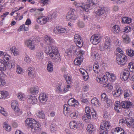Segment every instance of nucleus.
<instances>
[{"instance_id":"nucleus-56","label":"nucleus","mask_w":134,"mask_h":134,"mask_svg":"<svg viewBox=\"0 0 134 134\" xmlns=\"http://www.w3.org/2000/svg\"><path fill=\"white\" fill-rule=\"evenodd\" d=\"M120 127H118L113 129L112 130V132L113 134H118L119 131L120 130Z\"/></svg>"},{"instance_id":"nucleus-34","label":"nucleus","mask_w":134,"mask_h":134,"mask_svg":"<svg viewBox=\"0 0 134 134\" xmlns=\"http://www.w3.org/2000/svg\"><path fill=\"white\" fill-rule=\"evenodd\" d=\"M112 30L113 32L115 34L119 32L120 30L119 26L117 25H114L112 27Z\"/></svg>"},{"instance_id":"nucleus-42","label":"nucleus","mask_w":134,"mask_h":134,"mask_svg":"<svg viewBox=\"0 0 134 134\" xmlns=\"http://www.w3.org/2000/svg\"><path fill=\"white\" fill-rule=\"evenodd\" d=\"M93 70L95 73L98 74L100 70L99 69V65L97 64H94L93 65Z\"/></svg>"},{"instance_id":"nucleus-61","label":"nucleus","mask_w":134,"mask_h":134,"mask_svg":"<svg viewBox=\"0 0 134 134\" xmlns=\"http://www.w3.org/2000/svg\"><path fill=\"white\" fill-rule=\"evenodd\" d=\"M131 29L130 26H126L125 27L124 29V31L123 32H124L125 33H127L131 31Z\"/></svg>"},{"instance_id":"nucleus-27","label":"nucleus","mask_w":134,"mask_h":134,"mask_svg":"<svg viewBox=\"0 0 134 134\" xmlns=\"http://www.w3.org/2000/svg\"><path fill=\"white\" fill-rule=\"evenodd\" d=\"M10 52L14 55H17L19 53L18 50L15 46H12L10 49Z\"/></svg>"},{"instance_id":"nucleus-15","label":"nucleus","mask_w":134,"mask_h":134,"mask_svg":"<svg viewBox=\"0 0 134 134\" xmlns=\"http://www.w3.org/2000/svg\"><path fill=\"white\" fill-rule=\"evenodd\" d=\"M27 98V102L29 103L34 104L36 103L37 102V99L34 96H29Z\"/></svg>"},{"instance_id":"nucleus-39","label":"nucleus","mask_w":134,"mask_h":134,"mask_svg":"<svg viewBox=\"0 0 134 134\" xmlns=\"http://www.w3.org/2000/svg\"><path fill=\"white\" fill-rule=\"evenodd\" d=\"M18 98L21 100H24L25 99V94L21 92H19L17 94Z\"/></svg>"},{"instance_id":"nucleus-2","label":"nucleus","mask_w":134,"mask_h":134,"mask_svg":"<svg viewBox=\"0 0 134 134\" xmlns=\"http://www.w3.org/2000/svg\"><path fill=\"white\" fill-rule=\"evenodd\" d=\"M116 62L119 65H124L127 60V57L124 55H118L116 57Z\"/></svg>"},{"instance_id":"nucleus-30","label":"nucleus","mask_w":134,"mask_h":134,"mask_svg":"<svg viewBox=\"0 0 134 134\" xmlns=\"http://www.w3.org/2000/svg\"><path fill=\"white\" fill-rule=\"evenodd\" d=\"M87 130L89 132V133L94 132L95 130V128L92 124H89L87 128Z\"/></svg>"},{"instance_id":"nucleus-31","label":"nucleus","mask_w":134,"mask_h":134,"mask_svg":"<svg viewBox=\"0 0 134 134\" xmlns=\"http://www.w3.org/2000/svg\"><path fill=\"white\" fill-rule=\"evenodd\" d=\"M36 114L38 117L40 118L44 119L45 118L44 114L42 111L38 110L36 112Z\"/></svg>"},{"instance_id":"nucleus-6","label":"nucleus","mask_w":134,"mask_h":134,"mask_svg":"<svg viewBox=\"0 0 134 134\" xmlns=\"http://www.w3.org/2000/svg\"><path fill=\"white\" fill-rule=\"evenodd\" d=\"M49 20V18L48 17L40 16L36 19V21L40 24L43 25L46 23Z\"/></svg>"},{"instance_id":"nucleus-49","label":"nucleus","mask_w":134,"mask_h":134,"mask_svg":"<svg viewBox=\"0 0 134 134\" xmlns=\"http://www.w3.org/2000/svg\"><path fill=\"white\" fill-rule=\"evenodd\" d=\"M44 42L45 44L49 45L50 44V37L46 35L45 36L44 38Z\"/></svg>"},{"instance_id":"nucleus-13","label":"nucleus","mask_w":134,"mask_h":134,"mask_svg":"<svg viewBox=\"0 0 134 134\" xmlns=\"http://www.w3.org/2000/svg\"><path fill=\"white\" fill-rule=\"evenodd\" d=\"M47 95L45 93H42L40 94L39 100L41 103L44 104L47 101Z\"/></svg>"},{"instance_id":"nucleus-21","label":"nucleus","mask_w":134,"mask_h":134,"mask_svg":"<svg viewBox=\"0 0 134 134\" xmlns=\"http://www.w3.org/2000/svg\"><path fill=\"white\" fill-rule=\"evenodd\" d=\"M30 93L33 95L38 94L39 91V88L38 86H35L31 88L30 90Z\"/></svg>"},{"instance_id":"nucleus-62","label":"nucleus","mask_w":134,"mask_h":134,"mask_svg":"<svg viewBox=\"0 0 134 134\" xmlns=\"http://www.w3.org/2000/svg\"><path fill=\"white\" fill-rule=\"evenodd\" d=\"M108 98L107 97V95L105 93H103L101 96V99L102 101H105Z\"/></svg>"},{"instance_id":"nucleus-60","label":"nucleus","mask_w":134,"mask_h":134,"mask_svg":"<svg viewBox=\"0 0 134 134\" xmlns=\"http://www.w3.org/2000/svg\"><path fill=\"white\" fill-rule=\"evenodd\" d=\"M0 113L4 116H7V113L4 110V109L0 106Z\"/></svg>"},{"instance_id":"nucleus-64","label":"nucleus","mask_w":134,"mask_h":134,"mask_svg":"<svg viewBox=\"0 0 134 134\" xmlns=\"http://www.w3.org/2000/svg\"><path fill=\"white\" fill-rule=\"evenodd\" d=\"M56 126L55 124H52L51 125V131L54 132L56 130Z\"/></svg>"},{"instance_id":"nucleus-9","label":"nucleus","mask_w":134,"mask_h":134,"mask_svg":"<svg viewBox=\"0 0 134 134\" xmlns=\"http://www.w3.org/2000/svg\"><path fill=\"white\" fill-rule=\"evenodd\" d=\"M54 32L55 33H66L67 31L64 27L61 26H57L54 29Z\"/></svg>"},{"instance_id":"nucleus-47","label":"nucleus","mask_w":134,"mask_h":134,"mask_svg":"<svg viewBox=\"0 0 134 134\" xmlns=\"http://www.w3.org/2000/svg\"><path fill=\"white\" fill-rule=\"evenodd\" d=\"M51 53H59L57 48L55 46L51 45Z\"/></svg>"},{"instance_id":"nucleus-28","label":"nucleus","mask_w":134,"mask_h":134,"mask_svg":"<svg viewBox=\"0 0 134 134\" xmlns=\"http://www.w3.org/2000/svg\"><path fill=\"white\" fill-rule=\"evenodd\" d=\"M123 41L124 43H128L130 42V40L128 35L126 34H124L122 36Z\"/></svg>"},{"instance_id":"nucleus-46","label":"nucleus","mask_w":134,"mask_h":134,"mask_svg":"<svg viewBox=\"0 0 134 134\" xmlns=\"http://www.w3.org/2000/svg\"><path fill=\"white\" fill-rule=\"evenodd\" d=\"M3 59H4V62H8L10 58V56L6 54H4H4H3Z\"/></svg>"},{"instance_id":"nucleus-5","label":"nucleus","mask_w":134,"mask_h":134,"mask_svg":"<svg viewBox=\"0 0 134 134\" xmlns=\"http://www.w3.org/2000/svg\"><path fill=\"white\" fill-rule=\"evenodd\" d=\"M74 41L76 45L79 48L81 47L83 44V42H82L81 38V36L78 34L75 35Z\"/></svg>"},{"instance_id":"nucleus-38","label":"nucleus","mask_w":134,"mask_h":134,"mask_svg":"<svg viewBox=\"0 0 134 134\" xmlns=\"http://www.w3.org/2000/svg\"><path fill=\"white\" fill-rule=\"evenodd\" d=\"M131 21V19L129 18L124 17L122 18V22L123 23L129 24Z\"/></svg>"},{"instance_id":"nucleus-44","label":"nucleus","mask_w":134,"mask_h":134,"mask_svg":"<svg viewBox=\"0 0 134 134\" xmlns=\"http://www.w3.org/2000/svg\"><path fill=\"white\" fill-rule=\"evenodd\" d=\"M126 53L128 55L132 57L134 55V51L131 49H128L126 51Z\"/></svg>"},{"instance_id":"nucleus-55","label":"nucleus","mask_w":134,"mask_h":134,"mask_svg":"<svg viewBox=\"0 0 134 134\" xmlns=\"http://www.w3.org/2000/svg\"><path fill=\"white\" fill-rule=\"evenodd\" d=\"M76 124L77 128H80L83 126V123L81 121H78L76 122Z\"/></svg>"},{"instance_id":"nucleus-45","label":"nucleus","mask_w":134,"mask_h":134,"mask_svg":"<svg viewBox=\"0 0 134 134\" xmlns=\"http://www.w3.org/2000/svg\"><path fill=\"white\" fill-rule=\"evenodd\" d=\"M62 86L61 85H59L56 86L55 88V91L58 93H62V89L61 88Z\"/></svg>"},{"instance_id":"nucleus-59","label":"nucleus","mask_w":134,"mask_h":134,"mask_svg":"<svg viewBox=\"0 0 134 134\" xmlns=\"http://www.w3.org/2000/svg\"><path fill=\"white\" fill-rule=\"evenodd\" d=\"M74 4L76 7H80L82 9L83 8V3H77L76 2H74Z\"/></svg>"},{"instance_id":"nucleus-52","label":"nucleus","mask_w":134,"mask_h":134,"mask_svg":"<svg viewBox=\"0 0 134 134\" xmlns=\"http://www.w3.org/2000/svg\"><path fill=\"white\" fill-rule=\"evenodd\" d=\"M76 122L75 121H71L69 124L70 127L71 128L74 129L75 128H76Z\"/></svg>"},{"instance_id":"nucleus-41","label":"nucleus","mask_w":134,"mask_h":134,"mask_svg":"<svg viewBox=\"0 0 134 134\" xmlns=\"http://www.w3.org/2000/svg\"><path fill=\"white\" fill-rule=\"evenodd\" d=\"M35 123V124L34 125L33 124V125H32L33 126H32V127H31L30 128L31 129H34V130L36 131L39 130V129L40 128L41 126L36 121Z\"/></svg>"},{"instance_id":"nucleus-26","label":"nucleus","mask_w":134,"mask_h":134,"mask_svg":"<svg viewBox=\"0 0 134 134\" xmlns=\"http://www.w3.org/2000/svg\"><path fill=\"white\" fill-rule=\"evenodd\" d=\"M126 124L129 127H132L133 126H134V120L132 118H127Z\"/></svg>"},{"instance_id":"nucleus-22","label":"nucleus","mask_w":134,"mask_h":134,"mask_svg":"<svg viewBox=\"0 0 134 134\" xmlns=\"http://www.w3.org/2000/svg\"><path fill=\"white\" fill-rule=\"evenodd\" d=\"M122 108H124L128 109L132 105L131 103L129 101H122L121 104Z\"/></svg>"},{"instance_id":"nucleus-32","label":"nucleus","mask_w":134,"mask_h":134,"mask_svg":"<svg viewBox=\"0 0 134 134\" xmlns=\"http://www.w3.org/2000/svg\"><path fill=\"white\" fill-rule=\"evenodd\" d=\"M103 122L104 126V129L107 131L111 127V124L110 122L106 121H104Z\"/></svg>"},{"instance_id":"nucleus-12","label":"nucleus","mask_w":134,"mask_h":134,"mask_svg":"<svg viewBox=\"0 0 134 134\" xmlns=\"http://www.w3.org/2000/svg\"><path fill=\"white\" fill-rule=\"evenodd\" d=\"M25 122L26 126L30 128L33 126V125L36 123V121L31 118H27L25 120Z\"/></svg>"},{"instance_id":"nucleus-18","label":"nucleus","mask_w":134,"mask_h":134,"mask_svg":"<svg viewBox=\"0 0 134 134\" xmlns=\"http://www.w3.org/2000/svg\"><path fill=\"white\" fill-rule=\"evenodd\" d=\"M110 42L109 39H106L103 46L101 47L100 50L103 51L105 49L109 48L110 46Z\"/></svg>"},{"instance_id":"nucleus-57","label":"nucleus","mask_w":134,"mask_h":134,"mask_svg":"<svg viewBox=\"0 0 134 134\" xmlns=\"http://www.w3.org/2000/svg\"><path fill=\"white\" fill-rule=\"evenodd\" d=\"M57 15V12L54 11L52 12V14L51 15V19H55Z\"/></svg>"},{"instance_id":"nucleus-14","label":"nucleus","mask_w":134,"mask_h":134,"mask_svg":"<svg viewBox=\"0 0 134 134\" xmlns=\"http://www.w3.org/2000/svg\"><path fill=\"white\" fill-rule=\"evenodd\" d=\"M90 41L93 44L96 45L100 42V38L96 35H93L91 37Z\"/></svg>"},{"instance_id":"nucleus-7","label":"nucleus","mask_w":134,"mask_h":134,"mask_svg":"<svg viewBox=\"0 0 134 134\" xmlns=\"http://www.w3.org/2000/svg\"><path fill=\"white\" fill-rule=\"evenodd\" d=\"M91 54L93 59H98L100 58V55L97 52L96 48L94 47L92 48Z\"/></svg>"},{"instance_id":"nucleus-48","label":"nucleus","mask_w":134,"mask_h":134,"mask_svg":"<svg viewBox=\"0 0 134 134\" xmlns=\"http://www.w3.org/2000/svg\"><path fill=\"white\" fill-rule=\"evenodd\" d=\"M72 52V50L70 48L67 50L65 51V55L68 57H70L71 55V53Z\"/></svg>"},{"instance_id":"nucleus-58","label":"nucleus","mask_w":134,"mask_h":134,"mask_svg":"<svg viewBox=\"0 0 134 134\" xmlns=\"http://www.w3.org/2000/svg\"><path fill=\"white\" fill-rule=\"evenodd\" d=\"M127 119H124L120 120L119 121V124L120 125H124L126 123Z\"/></svg>"},{"instance_id":"nucleus-8","label":"nucleus","mask_w":134,"mask_h":134,"mask_svg":"<svg viewBox=\"0 0 134 134\" xmlns=\"http://www.w3.org/2000/svg\"><path fill=\"white\" fill-rule=\"evenodd\" d=\"M27 72L28 76L31 79H32L35 77L36 71L34 68L29 67L27 69Z\"/></svg>"},{"instance_id":"nucleus-3","label":"nucleus","mask_w":134,"mask_h":134,"mask_svg":"<svg viewBox=\"0 0 134 134\" xmlns=\"http://www.w3.org/2000/svg\"><path fill=\"white\" fill-rule=\"evenodd\" d=\"M0 68L3 70H5L7 68L10 69L12 68L11 62L9 63L8 62H4L3 60L0 59Z\"/></svg>"},{"instance_id":"nucleus-4","label":"nucleus","mask_w":134,"mask_h":134,"mask_svg":"<svg viewBox=\"0 0 134 134\" xmlns=\"http://www.w3.org/2000/svg\"><path fill=\"white\" fill-rule=\"evenodd\" d=\"M75 10L73 9H71L70 11L67 14L66 19L67 20H75L77 18V16L75 14Z\"/></svg>"},{"instance_id":"nucleus-24","label":"nucleus","mask_w":134,"mask_h":134,"mask_svg":"<svg viewBox=\"0 0 134 134\" xmlns=\"http://www.w3.org/2000/svg\"><path fill=\"white\" fill-rule=\"evenodd\" d=\"M96 80L98 82L101 83H105L107 81V77L105 75L98 78L97 77Z\"/></svg>"},{"instance_id":"nucleus-43","label":"nucleus","mask_w":134,"mask_h":134,"mask_svg":"<svg viewBox=\"0 0 134 134\" xmlns=\"http://www.w3.org/2000/svg\"><path fill=\"white\" fill-rule=\"evenodd\" d=\"M128 67L131 71L134 72V62H130L129 64Z\"/></svg>"},{"instance_id":"nucleus-63","label":"nucleus","mask_w":134,"mask_h":134,"mask_svg":"<svg viewBox=\"0 0 134 134\" xmlns=\"http://www.w3.org/2000/svg\"><path fill=\"white\" fill-rule=\"evenodd\" d=\"M50 51V48L49 47H47L45 50V53L48 55L50 56V53L49 52Z\"/></svg>"},{"instance_id":"nucleus-10","label":"nucleus","mask_w":134,"mask_h":134,"mask_svg":"<svg viewBox=\"0 0 134 134\" xmlns=\"http://www.w3.org/2000/svg\"><path fill=\"white\" fill-rule=\"evenodd\" d=\"M25 45L30 49L33 50L35 49V44L34 41L29 40L25 42Z\"/></svg>"},{"instance_id":"nucleus-33","label":"nucleus","mask_w":134,"mask_h":134,"mask_svg":"<svg viewBox=\"0 0 134 134\" xmlns=\"http://www.w3.org/2000/svg\"><path fill=\"white\" fill-rule=\"evenodd\" d=\"M9 96L8 93L6 91H0V99L5 98Z\"/></svg>"},{"instance_id":"nucleus-20","label":"nucleus","mask_w":134,"mask_h":134,"mask_svg":"<svg viewBox=\"0 0 134 134\" xmlns=\"http://www.w3.org/2000/svg\"><path fill=\"white\" fill-rule=\"evenodd\" d=\"M88 4L84 5L83 6V8H82V10L86 11V12H87L89 11V10H90L92 8L93 6L94 5H92L91 4V3H89L88 2Z\"/></svg>"},{"instance_id":"nucleus-19","label":"nucleus","mask_w":134,"mask_h":134,"mask_svg":"<svg viewBox=\"0 0 134 134\" xmlns=\"http://www.w3.org/2000/svg\"><path fill=\"white\" fill-rule=\"evenodd\" d=\"M122 90L120 87H119L116 90L112 92L113 96L115 97H118L120 96L122 92Z\"/></svg>"},{"instance_id":"nucleus-54","label":"nucleus","mask_w":134,"mask_h":134,"mask_svg":"<svg viewBox=\"0 0 134 134\" xmlns=\"http://www.w3.org/2000/svg\"><path fill=\"white\" fill-rule=\"evenodd\" d=\"M36 57L38 60L42 59L43 58V53L40 52H37L36 54Z\"/></svg>"},{"instance_id":"nucleus-17","label":"nucleus","mask_w":134,"mask_h":134,"mask_svg":"<svg viewBox=\"0 0 134 134\" xmlns=\"http://www.w3.org/2000/svg\"><path fill=\"white\" fill-rule=\"evenodd\" d=\"M130 74V72L128 70L125 71L122 75L120 76V78L123 81H126L128 79Z\"/></svg>"},{"instance_id":"nucleus-36","label":"nucleus","mask_w":134,"mask_h":134,"mask_svg":"<svg viewBox=\"0 0 134 134\" xmlns=\"http://www.w3.org/2000/svg\"><path fill=\"white\" fill-rule=\"evenodd\" d=\"M92 104L94 106H98L100 105L99 101L96 98H94L92 99L91 101Z\"/></svg>"},{"instance_id":"nucleus-50","label":"nucleus","mask_w":134,"mask_h":134,"mask_svg":"<svg viewBox=\"0 0 134 134\" xmlns=\"http://www.w3.org/2000/svg\"><path fill=\"white\" fill-rule=\"evenodd\" d=\"M99 134H108L107 131L105 129H104V127L103 126L100 125V127Z\"/></svg>"},{"instance_id":"nucleus-35","label":"nucleus","mask_w":134,"mask_h":134,"mask_svg":"<svg viewBox=\"0 0 134 134\" xmlns=\"http://www.w3.org/2000/svg\"><path fill=\"white\" fill-rule=\"evenodd\" d=\"M105 10L103 8H99L97 11L96 12V15L100 16L103 14L104 13Z\"/></svg>"},{"instance_id":"nucleus-29","label":"nucleus","mask_w":134,"mask_h":134,"mask_svg":"<svg viewBox=\"0 0 134 134\" xmlns=\"http://www.w3.org/2000/svg\"><path fill=\"white\" fill-rule=\"evenodd\" d=\"M64 77L65 78L67 83L70 84L71 82V76L69 74H65L63 75Z\"/></svg>"},{"instance_id":"nucleus-25","label":"nucleus","mask_w":134,"mask_h":134,"mask_svg":"<svg viewBox=\"0 0 134 134\" xmlns=\"http://www.w3.org/2000/svg\"><path fill=\"white\" fill-rule=\"evenodd\" d=\"M77 46H71L70 47V48L73 51V54L75 55H78L79 54V49L78 48Z\"/></svg>"},{"instance_id":"nucleus-40","label":"nucleus","mask_w":134,"mask_h":134,"mask_svg":"<svg viewBox=\"0 0 134 134\" xmlns=\"http://www.w3.org/2000/svg\"><path fill=\"white\" fill-rule=\"evenodd\" d=\"M79 114V112L77 110H75L73 112L70 114V116L72 118L75 119L78 116Z\"/></svg>"},{"instance_id":"nucleus-23","label":"nucleus","mask_w":134,"mask_h":134,"mask_svg":"<svg viewBox=\"0 0 134 134\" xmlns=\"http://www.w3.org/2000/svg\"><path fill=\"white\" fill-rule=\"evenodd\" d=\"M106 74L109 78L110 81L113 82L116 79V76L114 74L107 72L106 73Z\"/></svg>"},{"instance_id":"nucleus-37","label":"nucleus","mask_w":134,"mask_h":134,"mask_svg":"<svg viewBox=\"0 0 134 134\" xmlns=\"http://www.w3.org/2000/svg\"><path fill=\"white\" fill-rule=\"evenodd\" d=\"M82 61V60L81 58L79 57L75 59L74 62V64L77 65H79Z\"/></svg>"},{"instance_id":"nucleus-16","label":"nucleus","mask_w":134,"mask_h":134,"mask_svg":"<svg viewBox=\"0 0 134 134\" xmlns=\"http://www.w3.org/2000/svg\"><path fill=\"white\" fill-rule=\"evenodd\" d=\"M68 103L69 105L71 106H75L79 104L78 101L74 99L71 98L68 100Z\"/></svg>"},{"instance_id":"nucleus-51","label":"nucleus","mask_w":134,"mask_h":134,"mask_svg":"<svg viewBox=\"0 0 134 134\" xmlns=\"http://www.w3.org/2000/svg\"><path fill=\"white\" fill-rule=\"evenodd\" d=\"M0 76V87H3L6 84L5 80L2 77Z\"/></svg>"},{"instance_id":"nucleus-1","label":"nucleus","mask_w":134,"mask_h":134,"mask_svg":"<svg viewBox=\"0 0 134 134\" xmlns=\"http://www.w3.org/2000/svg\"><path fill=\"white\" fill-rule=\"evenodd\" d=\"M18 102L16 100H13L11 102L12 108L14 110L15 113L17 116H19L21 114V112L18 108Z\"/></svg>"},{"instance_id":"nucleus-11","label":"nucleus","mask_w":134,"mask_h":134,"mask_svg":"<svg viewBox=\"0 0 134 134\" xmlns=\"http://www.w3.org/2000/svg\"><path fill=\"white\" fill-rule=\"evenodd\" d=\"M51 59L54 62H57L60 60V56L59 53H51Z\"/></svg>"},{"instance_id":"nucleus-53","label":"nucleus","mask_w":134,"mask_h":134,"mask_svg":"<svg viewBox=\"0 0 134 134\" xmlns=\"http://www.w3.org/2000/svg\"><path fill=\"white\" fill-rule=\"evenodd\" d=\"M3 127L6 131H10L11 129V126L6 124L4 123V124Z\"/></svg>"}]
</instances>
